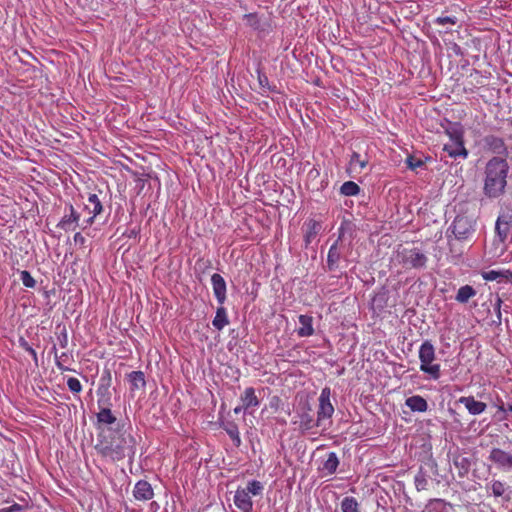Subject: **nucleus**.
Here are the masks:
<instances>
[{"label":"nucleus","mask_w":512,"mask_h":512,"mask_svg":"<svg viewBox=\"0 0 512 512\" xmlns=\"http://www.w3.org/2000/svg\"><path fill=\"white\" fill-rule=\"evenodd\" d=\"M56 366L57 368L60 370V371H68L70 370L69 368L65 367L62 362H60L59 360H56Z\"/></svg>","instance_id":"864d4df0"},{"label":"nucleus","mask_w":512,"mask_h":512,"mask_svg":"<svg viewBox=\"0 0 512 512\" xmlns=\"http://www.w3.org/2000/svg\"><path fill=\"white\" fill-rule=\"evenodd\" d=\"M447 134L450 138V142H458V136L460 137L461 143H464V136L462 129L459 128H453L450 130H447Z\"/></svg>","instance_id":"a19ab883"},{"label":"nucleus","mask_w":512,"mask_h":512,"mask_svg":"<svg viewBox=\"0 0 512 512\" xmlns=\"http://www.w3.org/2000/svg\"><path fill=\"white\" fill-rule=\"evenodd\" d=\"M19 345L23 350L28 352L33 357L34 362L37 364V362H38L37 352L29 345V343L24 338H20Z\"/></svg>","instance_id":"58836bf2"},{"label":"nucleus","mask_w":512,"mask_h":512,"mask_svg":"<svg viewBox=\"0 0 512 512\" xmlns=\"http://www.w3.org/2000/svg\"><path fill=\"white\" fill-rule=\"evenodd\" d=\"M415 485L417 490L425 489V486L427 485V480L425 479L423 474H419L415 477Z\"/></svg>","instance_id":"a18cd8bd"},{"label":"nucleus","mask_w":512,"mask_h":512,"mask_svg":"<svg viewBox=\"0 0 512 512\" xmlns=\"http://www.w3.org/2000/svg\"><path fill=\"white\" fill-rule=\"evenodd\" d=\"M212 324L219 331L229 324L227 311L223 305L217 308Z\"/></svg>","instance_id":"b1692460"},{"label":"nucleus","mask_w":512,"mask_h":512,"mask_svg":"<svg viewBox=\"0 0 512 512\" xmlns=\"http://www.w3.org/2000/svg\"><path fill=\"white\" fill-rule=\"evenodd\" d=\"M138 233H139V228L138 229L133 228V229L127 231L126 233H124L123 235H126L129 238H132V237L135 238L138 235Z\"/></svg>","instance_id":"3c124183"},{"label":"nucleus","mask_w":512,"mask_h":512,"mask_svg":"<svg viewBox=\"0 0 512 512\" xmlns=\"http://www.w3.org/2000/svg\"><path fill=\"white\" fill-rule=\"evenodd\" d=\"M320 423H318V419L314 421L313 416L309 413H302L300 415L299 420V429L304 433L308 430L313 429L316 426H319Z\"/></svg>","instance_id":"c85d7f7f"},{"label":"nucleus","mask_w":512,"mask_h":512,"mask_svg":"<svg viewBox=\"0 0 512 512\" xmlns=\"http://www.w3.org/2000/svg\"><path fill=\"white\" fill-rule=\"evenodd\" d=\"M223 428L233 441L234 445L239 447L241 445V438L237 424L235 422H227Z\"/></svg>","instance_id":"c756f323"},{"label":"nucleus","mask_w":512,"mask_h":512,"mask_svg":"<svg viewBox=\"0 0 512 512\" xmlns=\"http://www.w3.org/2000/svg\"><path fill=\"white\" fill-rule=\"evenodd\" d=\"M240 402L242 404V408H245V411H248L251 408H256L260 404V400L253 387H247L244 389L243 393L240 395Z\"/></svg>","instance_id":"dca6fc26"},{"label":"nucleus","mask_w":512,"mask_h":512,"mask_svg":"<svg viewBox=\"0 0 512 512\" xmlns=\"http://www.w3.org/2000/svg\"><path fill=\"white\" fill-rule=\"evenodd\" d=\"M263 489L264 486L260 481L252 480L248 482L246 488L243 490L249 492V495L252 494L253 496H258L262 494Z\"/></svg>","instance_id":"f704fd0d"},{"label":"nucleus","mask_w":512,"mask_h":512,"mask_svg":"<svg viewBox=\"0 0 512 512\" xmlns=\"http://www.w3.org/2000/svg\"><path fill=\"white\" fill-rule=\"evenodd\" d=\"M341 511L342 512H359V503L356 498L347 496L344 497L341 501Z\"/></svg>","instance_id":"2f4dec72"},{"label":"nucleus","mask_w":512,"mask_h":512,"mask_svg":"<svg viewBox=\"0 0 512 512\" xmlns=\"http://www.w3.org/2000/svg\"><path fill=\"white\" fill-rule=\"evenodd\" d=\"M67 386L72 393H80L82 390V385L80 381L75 377L68 378Z\"/></svg>","instance_id":"ea45409f"},{"label":"nucleus","mask_w":512,"mask_h":512,"mask_svg":"<svg viewBox=\"0 0 512 512\" xmlns=\"http://www.w3.org/2000/svg\"><path fill=\"white\" fill-rule=\"evenodd\" d=\"M106 375H103L101 377V383L97 389V405L98 409H111L112 402H111V393L109 391L110 385H111V373L107 371L105 373Z\"/></svg>","instance_id":"0eeeda50"},{"label":"nucleus","mask_w":512,"mask_h":512,"mask_svg":"<svg viewBox=\"0 0 512 512\" xmlns=\"http://www.w3.org/2000/svg\"><path fill=\"white\" fill-rule=\"evenodd\" d=\"M241 512H252V510H248V511H241Z\"/></svg>","instance_id":"4d7b16f0"},{"label":"nucleus","mask_w":512,"mask_h":512,"mask_svg":"<svg viewBox=\"0 0 512 512\" xmlns=\"http://www.w3.org/2000/svg\"><path fill=\"white\" fill-rule=\"evenodd\" d=\"M474 231L473 223L466 216H457L452 223V232L457 239H467Z\"/></svg>","instance_id":"1a4fd4ad"},{"label":"nucleus","mask_w":512,"mask_h":512,"mask_svg":"<svg viewBox=\"0 0 512 512\" xmlns=\"http://www.w3.org/2000/svg\"><path fill=\"white\" fill-rule=\"evenodd\" d=\"M160 506L156 501H152L149 505V510L151 512H157L159 510Z\"/></svg>","instance_id":"603ef678"},{"label":"nucleus","mask_w":512,"mask_h":512,"mask_svg":"<svg viewBox=\"0 0 512 512\" xmlns=\"http://www.w3.org/2000/svg\"><path fill=\"white\" fill-rule=\"evenodd\" d=\"M340 191L345 196H355L359 193L360 187L353 181H347L342 184Z\"/></svg>","instance_id":"473e14b6"},{"label":"nucleus","mask_w":512,"mask_h":512,"mask_svg":"<svg viewBox=\"0 0 512 512\" xmlns=\"http://www.w3.org/2000/svg\"><path fill=\"white\" fill-rule=\"evenodd\" d=\"M340 260V252L337 247V242H335L329 248L327 255V267L330 271H334L338 268V263Z\"/></svg>","instance_id":"393cba45"},{"label":"nucleus","mask_w":512,"mask_h":512,"mask_svg":"<svg viewBox=\"0 0 512 512\" xmlns=\"http://www.w3.org/2000/svg\"><path fill=\"white\" fill-rule=\"evenodd\" d=\"M211 284H212L214 296L216 297L218 303L220 305H223L227 298L226 297L227 288H226V282H225L224 278L220 274L214 273L211 276Z\"/></svg>","instance_id":"f8f14e48"},{"label":"nucleus","mask_w":512,"mask_h":512,"mask_svg":"<svg viewBox=\"0 0 512 512\" xmlns=\"http://www.w3.org/2000/svg\"><path fill=\"white\" fill-rule=\"evenodd\" d=\"M0 512H3V510H2V509H0Z\"/></svg>","instance_id":"13d9d810"},{"label":"nucleus","mask_w":512,"mask_h":512,"mask_svg":"<svg viewBox=\"0 0 512 512\" xmlns=\"http://www.w3.org/2000/svg\"><path fill=\"white\" fill-rule=\"evenodd\" d=\"M511 225L496 221L495 233L500 243H505L510 234Z\"/></svg>","instance_id":"7c9ffc66"},{"label":"nucleus","mask_w":512,"mask_h":512,"mask_svg":"<svg viewBox=\"0 0 512 512\" xmlns=\"http://www.w3.org/2000/svg\"><path fill=\"white\" fill-rule=\"evenodd\" d=\"M131 390L143 389L146 386L145 375L142 371H132L127 375Z\"/></svg>","instance_id":"4be33fe9"},{"label":"nucleus","mask_w":512,"mask_h":512,"mask_svg":"<svg viewBox=\"0 0 512 512\" xmlns=\"http://www.w3.org/2000/svg\"><path fill=\"white\" fill-rule=\"evenodd\" d=\"M485 146L495 154H507V147L501 137L488 135L484 138Z\"/></svg>","instance_id":"f3484780"},{"label":"nucleus","mask_w":512,"mask_h":512,"mask_svg":"<svg viewBox=\"0 0 512 512\" xmlns=\"http://www.w3.org/2000/svg\"><path fill=\"white\" fill-rule=\"evenodd\" d=\"M422 161L419 159H415L414 157L410 156L407 158V165L410 169L414 170L417 167H420L422 165Z\"/></svg>","instance_id":"49530a36"},{"label":"nucleus","mask_w":512,"mask_h":512,"mask_svg":"<svg viewBox=\"0 0 512 512\" xmlns=\"http://www.w3.org/2000/svg\"><path fill=\"white\" fill-rule=\"evenodd\" d=\"M133 497L137 501H149L154 497V489L146 480H139L133 488Z\"/></svg>","instance_id":"9b49d317"},{"label":"nucleus","mask_w":512,"mask_h":512,"mask_svg":"<svg viewBox=\"0 0 512 512\" xmlns=\"http://www.w3.org/2000/svg\"><path fill=\"white\" fill-rule=\"evenodd\" d=\"M508 410L512 412V405L508 406Z\"/></svg>","instance_id":"6e6d98bb"},{"label":"nucleus","mask_w":512,"mask_h":512,"mask_svg":"<svg viewBox=\"0 0 512 512\" xmlns=\"http://www.w3.org/2000/svg\"><path fill=\"white\" fill-rule=\"evenodd\" d=\"M482 277L486 281H495V280L502 278V279L512 282V271H510V270H502V271L490 270V271L484 272L482 274Z\"/></svg>","instance_id":"a878e982"},{"label":"nucleus","mask_w":512,"mask_h":512,"mask_svg":"<svg viewBox=\"0 0 512 512\" xmlns=\"http://www.w3.org/2000/svg\"><path fill=\"white\" fill-rule=\"evenodd\" d=\"M368 165V158L362 157L360 153L353 152L349 161L348 171L350 175L361 174Z\"/></svg>","instance_id":"4468645a"},{"label":"nucleus","mask_w":512,"mask_h":512,"mask_svg":"<svg viewBox=\"0 0 512 512\" xmlns=\"http://www.w3.org/2000/svg\"><path fill=\"white\" fill-rule=\"evenodd\" d=\"M74 243L80 246H85L86 238L81 232H76L73 236Z\"/></svg>","instance_id":"de8ad7c7"},{"label":"nucleus","mask_w":512,"mask_h":512,"mask_svg":"<svg viewBox=\"0 0 512 512\" xmlns=\"http://www.w3.org/2000/svg\"><path fill=\"white\" fill-rule=\"evenodd\" d=\"M243 411H244V412H246V411H245V408H242V404H240V405L236 406V407L233 409V412H234L235 414H240V413H241V412H243Z\"/></svg>","instance_id":"5fc2aeb1"},{"label":"nucleus","mask_w":512,"mask_h":512,"mask_svg":"<svg viewBox=\"0 0 512 512\" xmlns=\"http://www.w3.org/2000/svg\"><path fill=\"white\" fill-rule=\"evenodd\" d=\"M321 229V224L316 220H309L306 223V232H305V242L306 244L311 243V241L317 236Z\"/></svg>","instance_id":"bb28decb"},{"label":"nucleus","mask_w":512,"mask_h":512,"mask_svg":"<svg viewBox=\"0 0 512 512\" xmlns=\"http://www.w3.org/2000/svg\"><path fill=\"white\" fill-rule=\"evenodd\" d=\"M444 151L452 158H457L459 156L466 158L468 156V151L466 150L464 143H461L460 137L458 136V142H449L444 144Z\"/></svg>","instance_id":"6ab92c4d"},{"label":"nucleus","mask_w":512,"mask_h":512,"mask_svg":"<svg viewBox=\"0 0 512 512\" xmlns=\"http://www.w3.org/2000/svg\"><path fill=\"white\" fill-rule=\"evenodd\" d=\"M476 294L477 291L471 285H464L458 289L455 300L460 304H466Z\"/></svg>","instance_id":"5701e85b"},{"label":"nucleus","mask_w":512,"mask_h":512,"mask_svg":"<svg viewBox=\"0 0 512 512\" xmlns=\"http://www.w3.org/2000/svg\"><path fill=\"white\" fill-rule=\"evenodd\" d=\"M244 18L247 20V24L253 28H258L259 26V18L257 13H248L244 15Z\"/></svg>","instance_id":"37998d69"},{"label":"nucleus","mask_w":512,"mask_h":512,"mask_svg":"<svg viewBox=\"0 0 512 512\" xmlns=\"http://www.w3.org/2000/svg\"><path fill=\"white\" fill-rule=\"evenodd\" d=\"M96 418V429L98 433L103 431H113L111 428H106L107 425H112L116 423L117 420L111 409H100L96 414Z\"/></svg>","instance_id":"ddd939ff"},{"label":"nucleus","mask_w":512,"mask_h":512,"mask_svg":"<svg viewBox=\"0 0 512 512\" xmlns=\"http://www.w3.org/2000/svg\"><path fill=\"white\" fill-rule=\"evenodd\" d=\"M405 405L413 412H426L428 409L427 401L420 395L408 397Z\"/></svg>","instance_id":"412c9836"},{"label":"nucleus","mask_w":512,"mask_h":512,"mask_svg":"<svg viewBox=\"0 0 512 512\" xmlns=\"http://www.w3.org/2000/svg\"><path fill=\"white\" fill-rule=\"evenodd\" d=\"M501 305H502V299L499 295L496 296V301L494 304V309L497 314V317L499 321H501Z\"/></svg>","instance_id":"09e8293b"},{"label":"nucleus","mask_w":512,"mask_h":512,"mask_svg":"<svg viewBox=\"0 0 512 512\" xmlns=\"http://www.w3.org/2000/svg\"><path fill=\"white\" fill-rule=\"evenodd\" d=\"M301 326L297 330L300 337H309L314 334L313 317L309 315H300L298 317Z\"/></svg>","instance_id":"aec40b11"},{"label":"nucleus","mask_w":512,"mask_h":512,"mask_svg":"<svg viewBox=\"0 0 512 512\" xmlns=\"http://www.w3.org/2000/svg\"><path fill=\"white\" fill-rule=\"evenodd\" d=\"M434 23L437 25H456L458 23V18L455 16H439L434 20Z\"/></svg>","instance_id":"4c0bfd02"},{"label":"nucleus","mask_w":512,"mask_h":512,"mask_svg":"<svg viewBox=\"0 0 512 512\" xmlns=\"http://www.w3.org/2000/svg\"><path fill=\"white\" fill-rule=\"evenodd\" d=\"M117 424L113 431L99 432L95 449L103 458L118 462L124 458H133L136 453V440L131 433Z\"/></svg>","instance_id":"f257e3e1"},{"label":"nucleus","mask_w":512,"mask_h":512,"mask_svg":"<svg viewBox=\"0 0 512 512\" xmlns=\"http://www.w3.org/2000/svg\"><path fill=\"white\" fill-rule=\"evenodd\" d=\"M331 389L325 387L322 389L319 396V406L317 411L318 423L324 419H329L334 413V406L331 403Z\"/></svg>","instance_id":"6e6552de"},{"label":"nucleus","mask_w":512,"mask_h":512,"mask_svg":"<svg viewBox=\"0 0 512 512\" xmlns=\"http://www.w3.org/2000/svg\"><path fill=\"white\" fill-rule=\"evenodd\" d=\"M83 211L87 213V217L82 220L81 229L85 230L91 227L97 216L101 215L104 211V206L99 196L96 193H89L86 202L84 203Z\"/></svg>","instance_id":"39448f33"},{"label":"nucleus","mask_w":512,"mask_h":512,"mask_svg":"<svg viewBox=\"0 0 512 512\" xmlns=\"http://www.w3.org/2000/svg\"><path fill=\"white\" fill-rule=\"evenodd\" d=\"M257 78H258L259 86L263 90V92H266V91L275 92L276 91L275 86H270L269 79H268L267 75L259 69L257 70Z\"/></svg>","instance_id":"72a5a7b5"},{"label":"nucleus","mask_w":512,"mask_h":512,"mask_svg":"<svg viewBox=\"0 0 512 512\" xmlns=\"http://www.w3.org/2000/svg\"><path fill=\"white\" fill-rule=\"evenodd\" d=\"M22 509H23V507L18 503H14L13 505H11L9 507L2 508L3 512H19Z\"/></svg>","instance_id":"8fccbe9b"},{"label":"nucleus","mask_w":512,"mask_h":512,"mask_svg":"<svg viewBox=\"0 0 512 512\" xmlns=\"http://www.w3.org/2000/svg\"><path fill=\"white\" fill-rule=\"evenodd\" d=\"M397 259L403 267L420 269L426 266L427 256L418 248H402L397 251Z\"/></svg>","instance_id":"20e7f679"},{"label":"nucleus","mask_w":512,"mask_h":512,"mask_svg":"<svg viewBox=\"0 0 512 512\" xmlns=\"http://www.w3.org/2000/svg\"><path fill=\"white\" fill-rule=\"evenodd\" d=\"M282 405H283V401L279 396L274 395L269 398L268 406L273 412L279 411L281 409Z\"/></svg>","instance_id":"79ce46f5"},{"label":"nucleus","mask_w":512,"mask_h":512,"mask_svg":"<svg viewBox=\"0 0 512 512\" xmlns=\"http://www.w3.org/2000/svg\"><path fill=\"white\" fill-rule=\"evenodd\" d=\"M506 488L505 484L499 480H494L491 483V491L495 497H500L504 494Z\"/></svg>","instance_id":"e433bc0d"},{"label":"nucleus","mask_w":512,"mask_h":512,"mask_svg":"<svg viewBox=\"0 0 512 512\" xmlns=\"http://www.w3.org/2000/svg\"><path fill=\"white\" fill-rule=\"evenodd\" d=\"M20 280L22 281V284L27 288H34L36 285L35 279L27 270H23L20 272Z\"/></svg>","instance_id":"c9c22d12"},{"label":"nucleus","mask_w":512,"mask_h":512,"mask_svg":"<svg viewBox=\"0 0 512 512\" xmlns=\"http://www.w3.org/2000/svg\"><path fill=\"white\" fill-rule=\"evenodd\" d=\"M497 221L505 223V224H509L512 226V211L511 212L507 211V212L501 213L498 216Z\"/></svg>","instance_id":"c03bdc74"},{"label":"nucleus","mask_w":512,"mask_h":512,"mask_svg":"<svg viewBox=\"0 0 512 512\" xmlns=\"http://www.w3.org/2000/svg\"><path fill=\"white\" fill-rule=\"evenodd\" d=\"M234 504L240 511L253 510V502L249 492L237 489L234 495Z\"/></svg>","instance_id":"a211bd4d"},{"label":"nucleus","mask_w":512,"mask_h":512,"mask_svg":"<svg viewBox=\"0 0 512 512\" xmlns=\"http://www.w3.org/2000/svg\"><path fill=\"white\" fill-rule=\"evenodd\" d=\"M459 402L465 406L471 415L482 414L487 408L486 403L475 400L473 396H462L459 398Z\"/></svg>","instance_id":"2eb2a0df"},{"label":"nucleus","mask_w":512,"mask_h":512,"mask_svg":"<svg viewBox=\"0 0 512 512\" xmlns=\"http://www.w3.org/2000/svg\"><path fill=\"white\" fill-rule=\"evenodd\" d=\"M418 357L420 360V371L427 374L432 380L441 377V365L436 361L435 347L429 340H425L419 347Z\"/></svg>","instance_id":"7ed1b4c3"},{"label":"nucleus","mask_w":512,"mask_h":512,"mask_svg":"<svg viewBox=\"0 0 512 512\" xmlns=\"http://www.w3.org/2000/svg\"><path fill=\"white\" fill-rule=\"evenodd\" d=\"M509 164L503 157L494 156L489 159L484 168L483 193L488 198H498L505 193Z\"/></svg>","instance_id":"f03ea898"},{"label":"nucleus","mask_w":512,"mask_h":512,"mask_svg":"<svg viewBox=\"0 0 512 512\" xmlns=\"http://www.w3.org/2000/svg\"><path fill=\"white\" fill-rule=\"evenodd\" d=\"M489 460L500 469L509 470L512 468V454L502 449L493 448L490 452Z\"/></svg>","instance_id":"9d476101"},{"label":"nucleus","mask_w":512,"mask_h":512,"mask_svg":"<svg viewBox=\"0 0 512 512\" xmlns=\"http://www.w3.org/2000/svg\"><path fill=\"white\" fill-rule=\"evenodd\" d=\"M81 225L82 221L79 211L72 204L66 205L64 215L58 222L57 227L65 232H70L78 227L81 228Z\"/></svg>","instance_id":"423d86ee"},{"label":"nucleus","mask_w":512,"mask_h":512,"mask_svg":"<svg viewBox=\"0 0 512 512\" xmlns=\"http://www.w3.org/2000/svg\"><path fill=\"white\" fill-rule=\"evenodd\" d=\"M339 465V460L335 452H330L328 454L327 459L323 463L322 470L326 472L327 475H332L336 472Z\"/></svg>","instance_id":"cd10ccee"}]
</instances>
